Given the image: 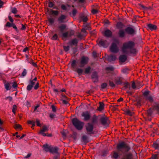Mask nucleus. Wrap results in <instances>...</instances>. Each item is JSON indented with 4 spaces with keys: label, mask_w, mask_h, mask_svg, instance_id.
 <instances>
[{
    "label": "nucleus",
    "mask_w": 159,
    "mask_h": 159,
    "mask_svg": "<svg viewBox=\"0 0 159 159\" xmlns=\"http://www.w3.org/2000/svg\"><path fill=\"white\" fill-rule=\"evenodd\" d=\"M135 45V43L132 41H129L124 43L121 48L122 52L126 54H135L137 51L136 49L134 48Z\"/></svg>",
    "instance_id": "f257e3e1"
},
{
    "label": "nucleus",
    "mask_w": 159,
    "mask_h": 159,
    "mask_svg": "<svg viewBox=\"0 0 159 159\" xmlns=\"http://www.w3.org/2000/svg\"><path fill=\"white\" fill-rule=\"evenodd\" d=\"M116 148L119 152L124 153L129 151L131 150V147L128 144L122 141L117 144Z\"/></svg>",
    "instance_id": "f03ea898"
},
{
    "label": "nucleus",
    "mask_w": 159,
    "mask_h": 159,
    "mask_svg": "<svg viewBox=\"0 0 159 159\" xmlns=\"http://www.w3.org/2000/svg\"><path fill=\"white\" fill-rule=\"evenodd\" d=\"M73 125L78 129L81 130L84 125V123L78 120L77 118H74L72 120Z\"/></svg>",
    "instance_id": "7ed1b4c3"
},
{
    "label": "nucleus",
    "mask_w": 159,
    "mask_h": 159,
    "mask_svg": "<svg viewBox=\"0 0 159 159\" xmlns=\"http://www.w3.org/2000/svg\"><path fill=\"white\" fill-rule=\"evenodd\" d=\"M119 44V42L116 41L115 43H113L110 48V50L111 52L113 53H117L119 51V48L117 45Z\"/></svg>",
    "instance_id": "20e7f679"
},
{
    "label": "nucleus",
    "mask_w": 159,
    "mask_h": 159,
    "mask_svg": "<svg viewBox=\"0 0 159 159\" xmlns=\"http://www.w3.org/2000/svg\"><path fill=\"white\" fill-rule=\"evenodd\" d=\"M37 80V78L36 77H35L34 79H30L29 80V84L27 87L26 89L28 91H30L34 86L35 84V82Z\"/></svg>",
    "instance_id": "39448f33"
},
{
    "label": "nucleus",
    "mask_w": 159,
    "mask_h": 159,
    "mask_svg": "<svg viewBox=\"0 0 159 159\" xmlns=\"http://www.w3.org/2000/svg\"><path fill=\"white\" fill-rule=\"evenodd\" d=\"M88 134H93V126L90 123H88L85 126Z\"/></svg>",
    "instance_id": "423d86ee"
},
{
    "label": "nucleus",
    "mask_w": 159,
    "mask_h": 159,
    "mask_svg": "<svg viewBox=\"0 0 159 159\" xmlns=\"http://www.w3.org/2000/svg\"><path fill=\"white\" fill-rule=\"evenodd\" d=\"M82 119L84 121H88L91 118V114L88 111H85L83 112L81 114Z\"/></svg>",
    "instance_id": "0eeeda50"
},
{
    "label": "nucleus",
    "mask_w": 159,
    "mask_h": 159,
    "mask_svg": "<svg viewBox=\"0 0 159 159\" xmlns=\"http://www.w3.org/2000/svg\"><path fill=\"white\" fill-rule=\"evenodd\" d=\"M74 31L73 30H70L62 34L61 37L62 38H66L68 37H70L74 35Z\"/></svg>",
    "instance_id": "6e6552de"
},
{
    "label": "nucleus",
    "mask_w": 159,
    "mask_h": 159,
    "mask_svg": "<svg viewBox=\"0 0 159 159\" xmlns=\"http://www.w3.org/2000/svg\"><path fill=\"white\" fill-rule=\"evenodd\" d=\"M48 129L47 127L46 126H43L42 129H41L40 131L39 132V133L41 134L42 135L45 136H47L48 137H50L52 136L51 134H49L47 135V134L46 133H45L44 132L47 131L48 130Z\"/></svg>",
    "instance_id": "1a4fd4ad"
},
{
    "label": "nucleus",
    "mask_w": 159,
    "mask_h": 159,
    "mask_svg": "<svg viewBox=\"0 0 159 159\" xmlns=\"http://www.w3.org/2000/svg\"><path fill=\"white\" fill-rule=\"evenodd\" d=\"M88 58L84 56L82 57L80 61V67H84L85 65L87 64L88 61Z\"/></svg>",
    "instance_id": "9d476101"
},
{
    "label": "nucleus",
    "mask_w": 159,
    "mask_h": 159,
    "mask_svg": "<svg viewBox=\"0 0 159 159\" xmlns=\"http://www.w3.org/2000/svg\"><path fill=\"white\" fill-rule=\"evenodd\" d=\"M102 124L103 126H108L109 124V121L107 117H102L100 119Z\"/></svg>",
    "instance_id": "9b49d317"
},
{
    "label": "nucleus",
    "mask_w": 159,
    "mask_h": 159,
    "mask_svg": "<svg viewBox=\"0 0 159 159\" xmlns=\"http://www.w3.org/2000/svg\"><path fill=\"white\" fill-rule=\"evenodd\" d=\"M125 31L128 34L134 35L136 34L135 30L131 27H128L125 29Z\"/></svg>",
    "instance_id": "f8f14e48"
},
{
    "label": "nucleus",
    "mask_w": 159,
    "mask_h": 159,
    "mask_svg": "<svg viewBox=\"0 0 159 159\" xmlns=\"http://www.w3.org/2000/svg\"><path fill=\"white\" fill-rule=\"evenodd\" d=\"M66 16L63 14H61L58 18L57 20L59 23H63L66 22Z\"/></svg>",
    "instance_id": "ddd939ff"
},
{
    "label": "nucleus",
    "mask_w": 159,
    "mask_h": 159,
    "mask_svg": "<svg viewBox=\"0 0 159 159\" xmlns=\"http://www.w3.org/2000/svg\"><path fill=\"white\" fill-rule=\"evenodd\" d=\"M92 81L94 83L97 82L98 81V76L97 73L96 71L94 72L92 75Z\"/></svg>",
    "instance_id": "4468645a"
},
{
    "label": "nucleus",
    "mask_w": 159,
    "mask_h": 159,
    "mask_svg": "<svg viewBox=\"0 0 159 159\" xmlns=\"http://www.w3.org/2000/svg\"><path fill=\"white\" fill-rule=\"evenodd\" d=\"M98 45L100 47H103L104 48H107L108 45V43L106 40H101L98 43Z\"/></svg>",
    "instance_id": "2eb2a0df"
},
{
    "label": "nucleus",
    "mask_w": 159,
    "mask_h": 159,
    "mask_svg": "<svg viewBox=\"0 0 159 159\" xmlns=\"http://www.w3.org/2000/svg\"><path fill=\"white\" fill-rule=\"evenodd\" d=\"M133 156L132 153L129 152L125 154L121 159H133Z\"/></svg>",
    "instance_id": "dca6fc26"
},
{
    "label": "nucleus",
    "mask_w": 159,
    "mask_h": 159,
    "mask_svg": "<svg viewBox=\"0 0 159 159\" xmlns=\"http://www.w3.org/2000/svg\"><path fill=\"white\" fill-rule=\"evenodd\" d=\"M148 29L152 31L157 29V25L152 24H149L147 25Z\"/></svg>",
    "instance_id": "f3484780"
},
{
    "label": "nucleus",
    "mask_w": 159,
    "mask_h": 159,
    "mask_svg": "<svg viewBox=\"0 0 159 159\" xmlns=\"http://www.w3.org/2000/svg\"><path fill=\"white\" fill-rule=\"evenodd\" d=\"M58 149L59 148L57 147H52L50 152L52 153L53 154H56L57 153H60L58 152Z\"/></svg>",
    "instance_id": "a211bd4d"
},
{
    "label": "nucleus",
    "mask_w": 159,
    "mask_h": 159,
    "mask_svg": "<svg viewBox=\"0 0 159 159\" xmlns=\"http://www.w3.org/2000/svg\"><path fill=\"white\" fill-rule=\"evenodd\" d=\"M123 79L119 77L116 78L115 79V83L117 85L121 84H122Z\"/></svg>",
    "instance_id": "6ab92c4d"
},
{
    "label": "nucleus",
    "mask_w": 159,
    "mask_h": 159,
    "mask_svg": "<svg viewBox=\"0 0 159 159\" xmlns=\"http://www.w3.org/2000/svg\"><path fill=\"white\" fill-rule=\"evenodd\" d=\"M43 150L45 151L46 152H50L52 147L51 145H48L47 144H45L43 146Z\"/></svg>",
    "instance_id": "aec40b11"
},
{
    "label": "nucleus",
    "mask_w": 159,
    "mask_h": 159,
    "mask_svg": "<svg viewBox=\"0 0 159 159\" xmlns=\"http://www.w3.org/2000/svg\"><path fill=\"white\" fill-rule=\"evenodd\" d=\"M105 36L107 37H110L112 35V32L109 30H106L104 32Z\"/></svg>",
    "instance_id": "412c9836"
},
{
    "label": "nucleus",
    "mask_w": 159,
    "mask_h": 159,
    "mask_svg": "<svg viewBox=\"0 0 159 159\" xmlns=\"http://www.w3.org/2000/svg\"><path fill=\"white\" fill-rule=\"evenodd\" d=\"M118 34L119 37L120 38H123L125 36V31L122 29H120L119 30Z\"/></svg>",
    "instance_id": "4be33fe9"
},
{
    "label": "nucleus",
    "mask_w": 159,
    "mask_h": 159,
    "mask_svg": "<svg viewBox=\"0 0 159 159\" xmlns=\"http://www.w3.org/2000/svg\"><path fill=\"white\" fill-rule=\"evenodd\" d=\"M98 117L95 115H94L91 119V121L92 123H97L98 121Z\"/></svg>",
    "instance_id": "5701e85b"
},
{
    "label": "nucleus",
    "mask_w": 159,
    "mask_h": 159,
    "mask_svg": "<svg viewBox=\"0 0 159 159\" xmlns=\"http://www.w3.org/2000/svg\"><path fill=\"white\" fill-rule=\"evenodd\" d=\"M127 59V57L125 55H120L119 58V60L120 61L123 62L125 61Z\"/></svg>",
    "instance_id": "b1692460"
},
{
    "label": "nucleus",
    "mask_w": 159,
    "mask_h": 159,
    "mask_svg": "<svg viewBox=\"0 0 159 159\" xmlns=\"http://www.w3.org/2000/svg\"><path fill=\"white\" fill-rule=\"evenodd\" d=\"M116 59V56L114 55H111L108 56V59L110 61H114Z\"/></svg>",
    "instance_id": "393cba45"
},
{
    "label": "nucleus",
    "mask_w": 159,
    "mask_h": 159,
    "mask_svg": "<svg viewBox=\"0 0 159 159\" xmlns=\"http://www.w3.org/2000/svg\"><path fill=\"white\" fill-rule=\"evenodd\" d=\"M99 103V106L98 107L97 110L99 111H101L104 109V104L102 102H100Z\"/></svg>",
    "instance_id": "a878e982"
},
{
    "label": "nucleus",
    "mask_w": 159,
    "mask_h": 159,
    "mask_svg": "<svg viewBox=\"0 0 159 159\" xmlns=\"http://www.w3.org/2000/svg\"><path fill=\"white\" fill-rule=\"evenodd\" d=\"M66 25L65 24H61L59 26L58 28L62 32L66 29Z\"/></svg>",
    "instance_id": "bb28decb"
},
{
    "label": "nucleus",
    "mask_w": 159,
    "mask_h": 159,
    "mask_svg": "<svg viewBox=\"0 0 159 159\" xmlns=\"http://www.w3.org/2000/svg\"><path fill=\"white\" fill-rule=\"evenodd\" d=\"M124 26L123 24L121 22L117 23L116 25V27L117 29H122Z\"/></svg>",
    "instance_id": "cd10ccee"
},
{
    "label": "nucleus",
    "mask_w": 159,
    "mask_h": 159,
    "mask_svg": "<svg viewBox=\"0 0 159 159\" xmlns=\"http://www.w3.org/2000/svg\"><path fill=\"white\" fill-rule=\"evenodd\" d=\"M4 86L7 90H9L11 88V87L10 86V84L8 82L4 83Z\"/></svg>",
    "instance_id": "c85d7f7f"
},
{
    "label": "nucleus",
    "mask_w": 159,
    "mask_h": 159,
    "mask_svg": "<svg viewBox=\"0 0 159 159\" xmlns=\"http://www.w3.org/2000/svg\"><path fill=\"white\" fill-rule=\"evenodd\" d=\"M120 157L118 152H114L112 154V157L115 159H117Z\"/></svg>",
    "instance_id": "c756f323"
},
{
    "label": "nucleus",
    "mask_w": 159,
    "mask_h": 159,
    "mask_svg": "<svg viewBox=\"0 0 159 159\" xmlns=\"http://www.w3.org/2000/svg\"><path fill=\"white\" fill-rule=\"evenodd\" d=\"M78 43V40L76 39H72L70 42V44L71 45H76Z\"/></svg>",
    "instance_id": "7c9ffc66"
},
{
    "label": "nucleus",
    "mask_w": 159,
    "mask_h": 159,
    "mask_svg": "<svg viewBox=\"0 0 159 159\" xmlns=\"http://www.w3.org/2000/svg\"><path fill=\"white\" fill-rule=\"evenodd\" d=\"M85 28H87L86 29H85V28H83L81 30V32H82L84 33H85L86 34L87 32L86 31V30H87V29L89 30V28H90V27H89V25H86L85 26Z\"/></svg>",
    "instance_id": "2f4dec72"
},
{
    "label": "nucleus",
    "mask_w": 159,
    "mask_h": 159,
    "mask_svg": "<svg viewBox=\"0 0 159 159\" xmlns=\"http://www.w3.org/2000/svg\"><path fill=\"white\" fill-rule=\"evenodd\" d=\"M124 111L126 115L130 116H131L132 115L131 111L129 109H126Z\"/></svg>",
    "instance_id": "473e14b6"
},
{
    "label": "nucleus",
    "mask_w": 159,
    "mask_h": 159,
    "mask_svg": "<svg viewBox=\"0 0 159 159\" xmlns=\"http://www.w3.org/2000/svg\"><path fill=\"white\" fill-rule=\"evenodd\" d=\"M152 147L155 149H159V144L156 142L153 143Z\"/></svg>",
    "instance_id": "72a5a7b5"
},
{
    "label": "nucleus",
    "mask_w": 159,
    "mask_h": 159,
    "mask_svg": "<svg viewBox=\"0 0 159 159\" xmlns=\"http://www.w3.org/2000/svg\"><path fill=\"white\" fill-rule=\"evenodd\" d=\"M48 20L49 23L52 25L53 24L55 21V19L52 17H50L48 18Z\"/></svg>",
    "instance_id": "f704fd0d"
},
{
    "label": "nucleus",
    "mask_w": 159,
    "mask_h": 159,
    "mask_svg": "<svg viewBox=\"0 0 159 159\" xmlns=\"http://www.w3.org/2000/svg\"><path fill=\"white\" fill-rule=\"evenodd\" d=\"M51 12L52 15L56 16H57L59 14V11L57 10H52Z\"/></svg>",
    "instance_id": "c9c22d12"
},
{
    "label": "nucleus",
    "mask_w": 159,
    "mask_h": 159,
    "mask_svg": "<svg viewBox=\"0 0 159 159\" xmlns=\"http://www.w3.org/2000/svg\"><path fill=\"white\" fill-rule=\"evenodd\" d=\"M146 99L151 102H152L153 101V98L151 96H147L146 97Z\"/></svg>",
    "instance_id": "e433bc0d"
},
{
    "label": "nucleus",
    "mask_w": 159,
    "mask_h": 159,
    "mask_svg": "<svg viewBox=\"0 0 159 159\" xmlns=\"http://www.w3.org/2000/svg\"><path fill=\"white\" fill-rule=\"evenodd\" d=\"M91 68L90 66H88L85 68V73L86 74H88L89 73Z\"/></svg>",
    "instance_id": "4c0bfd02"
},
{
    "label": "nucleus",
    "mask_w": 159,
    "mask_h": 159,
    "mask_svg": "<svg viewBox=\"0 0 159 159\" xmlns=\"http://www.w3.org/2000/svg\"><path fill=\"white\" fill-rule=\"evenodd\" d=\"M58 38V35L57 34H54L52 37L51 39L52 40H57V39Z\"/></svg>",
    "instance_id": "58836bf2"
},
{
    "label": "nucleus",
    "mask_w": 159,
    "mask_h": 159,
    "mask_svg": "<svg viewBox=\"0 0 159 159\" xmlns=\"http://www.w3.org/2000/svg\"><path fill=\"white\" fill-rule=\"evenodd\" d=\"M27 74V70L25 69H24L23 70L21 74L22 77H24Z\"/></svg>",
    "instance_id": "ea45409f"
},
{
    "label": "nucleus",
    "mask_w": 159,
    "mask_h": 159,
    "mask_svg": "<svg viewBox=\"0 0 159 159\" xmlns=\"http://www.w3.org/2000/svg\"><path fill=\"white\" fill-rule=\"evenodd\" d=\"M17 109V106L16 105H14L13 106L12 111L14 114H15L16 111Z\"/></svg>",
    "instance_id": "a19ab883"
},
{
    "label": "nucleus",
    "mask_w": 159,
    "mask_h": 159,
    "mask_svg": "<svg viewBox=\"0 0 159 159\" xmlns=\"http://www.w3.org/2000/svg\"><path fill=\"white\" fill-rule=\"evenodd\" d=\"M124 87L125 89L129 88L130 87V84L128 82H126L124 84Z\"/></svg>",
    "instance_id": "79ce46f5"
},
{
    "label": "nucleus",
    "mask_w": 159,
    "mask_h": 159,
    "mask_svg": "<svg viewBox=\"0 0 159 159\" xmlns=\"http://www.w3.org/2000/svg\"><path fill=\"white\" fill-rule=\"evenodd\" d=\"M48 7L50 8H52L54 6V2H50L48 4Z\"/></svg>",
    "instance_id": "37998d69"
},
{
    "label": "nucleus",
    "mask_w": 159,
    "mask_h": 159,
    "mask_svg": "<svg viewBox=\"0 0 159 159\" xmlns=\"http://www.w3.org/2000/svg\"><path fill=\"white\" fill-rule=\"evenodd\" d=\"M109 85L111 87L113 88H114L116 85L113 82L111 81H109Z\"/></svg>",
    "instance_id": "c03bdc74"
},
{
    "label": "nucleus",
    "mask_w": 159,
    "mask_h": 159,
    "mask_svg": "<svg viewBox=\"0 0 159 159\" xmlns=\"http://www.w3.org/2000/svg\"><path fill=\"white\" fill-rule=\"evenodd\" d=\"M29 124H30L32 125L31 128L35 126V122L34 121L29 120L28 121Z\"/></svg>",
    "instance_id": "a18cd8bd"
},
{
    "label": "nucleus",
    "mask_w": 159,
    "mask_h": 159,
    "mask_svg": "<svg viewBox=\"0 0 159 159\" xmlns=\"http://www.w3.org/2000/svg\"><path fill=\"white\" fill-rule=\"evenodd\" d=\"M107 83H102L101 85V88L102 89H104L107 87Z\"/></svg>",
    "instance_id": "49530a36"
},
{
    "label": "nucleus",
    "mask_w": 159,
    "mask_h": 159,
    "mask_svg": "<svg viewBox=\"0 0 159 159\" xmlns=\"http://www.w3.org/2000/svg\"><path fill=\"white\" fill-rule=\"evenodd\" d=\"M60 153L55 154L53 157V159H60Z\"/></svg>",
    "instance_id": "de8ad7c7"
},
{
    "label": "nucleus",
    "mask_w": 159,
    "mask_h": 159,
    "mask_svg": "<svg viewBox=\"0 0 159 159\" xmlns=\"http://www.w3.org/2000/svg\"><path fill=\"white\" fill-rule=\"evenodd\" d=\"M11 11L13 13L16 14L17 13L18 11L16 8L14 7L11 9Z\"/></svg>",
    "instance_id": "09e8293b"
},
{
    "label": "nucleus",
    "mask_w": 159,
    "mask_h": 159,
    "mask_svg": "<svg viewBox=\"0 0 159 159\" xmlns=\"http://www.w3.org/2000/svg\"><path fill=\"white\" fill-rule=\"evenodd\" d=\"M14 128L15 129H21V126L19 124H16L14 125Z\"/></svg>",
    "instance_id": "8fccbe9b"
},
{
    "label": "nucleus",
    "mask_w": 159,
    "mask_h": 159,
    "mask_svg": "<svg viewBox=\"0 0 159 159\" xmlns=\"http://www.w3.org/2000/svg\"><path fill=\"white\" fill-rule=\"evenodd\" d=\"M151 158L152 159H158L159 157L157 154H153Z\"/></svg>",
    "instance_id": "3c124183"
},
{
    "label": "nucleus",
    "mask_w": 159,
    "mask_h": 159,
    "mask_svg": "<svg viewBox=\"0 0 159 159\" xmlns=\"http://www.w3.org/2000/svg\"><path fill=\"white\" fill-rule=\"evenodd\" d=\"M91 12L93 14H95L98 13V10L96 9H93Z\"/></svg>",
    "instance_id": "603ef678"
},
{
    "label": "nucleus",
    "mask_w": 159,
    "mask_h": 159,
    "mask_svg": "<svg viewBox=\"0 0 159 159\" xmlns=\"http://www.w3.org/2000/svg\"><path fill=\"white\" fill-rule=\"evenodd\" d=\"M154 108L159 113V104L156 105L154 107Z\"/></svg>",
    "instance_id": "864d4df0"
},
{
    "label": "nucleus",
    "mask_w": 159,
    "mask_h": 159,
    "mask_svg": "<svg viewBox=\"0 0 159 159\" xmlns=\"http://www.w3.org/2000/svg\"><path fill=\"white\" fill-rule=\"evenodd\" d=\"M82 139L84 142H87V137L86 135H83L82 137Z\"/></svg>",
    "instance_id": "5fc2aeb1"
},
{
    "label": "nucleus",
    "mask_w": 159,
    "mask_h": 159,
    "mask_svg": "<svg viewBox=\"0 0 159 159\" xmlns=\"http://www.w3.org/2000/svg\"><path fill=\"white\" fill-rule=\"evenodd\" d=\"M77 10L75 9H73V10L72 11V12L73 16H75L76 14L77 13Z\"/></svg>",
    "instance_id": "6e6d98bb"
},
{
    "label": "nucleus",
    "mask_w": 159,
    "mask_h": 159,
    "mask_svg": "<svg viewBox=\"0 0 159 159\" xmlns=\"http://www.w3.org/2000/svg\"><path fill=\"white\" fill-rule=\"evenodd\" d=\"M39 87V82H37L35 86L34 87V89L35 90L37 89Z\"/></svg>",
    "instance_id": "4d7b16f0"
},
{
    "label": "nucleus",
    "mask_w": 159,
    "mask_h": 159,
    "mask_svg": "<svg viewBox=\"0 0 159 159\" xmlns=\"http://www.w3.org/2000/svg\"><path fill=\"white\" fill-rule=\"evenodd\" d=\"M76 71L80 75L82 74L83 70L81 69H79L77 70Z\"/></svg>",
    "instance_id": "13d9d810"
},
{
    "label": "nucleus",
    "mask_w": 159,
    "mask_h": 159,
    "mask_svg": "<svg viewBox=\"0 0 159 159\" xmlns=\"http://www.w3.org/2000/svg\"><path fill=\"white\" fill-rule=\"evenodd\" d=\"M61 133L63 136V137H65L66 136V130H63L61 132Z\"/></svg>",
    "instance_id": "bf43d9fd"
},
{
    "label": "nucleus",
    "mask_w": 159,
    "mask_h": 159,
    "mask_svg": "<svg viewBox=\"0 0 159 159\" xmlns=\"http://www.w3.org/2000/svg\"><path fill=\"white\" fill-rule=\"evenodd\" d=\"M114 69V68L113 67L111 66V67H107L106 68V70H110V71H113Z\"/></svg>",
    "instance_id": "052dcab7"
},
{
    "label": "nucleus",
    "mask_w": 159,
    "mask_h": 159,
    "mask_svg": "<svg viewBox=\"0 0 159 159\" xmlns=\"http://www.w3.org/2000/svg\"><path fill=\"white\" fill-rule=\"evenodd\" d=\"M149 93H150V92L148 91H145L143 93V95L146 98L147 96H148V95Z\"/></svg>",
    "instance_id": "680f3d73"
},
{
    "label": "nucleus",
    "mask_w": 159,
    "mask_h": 159,
    "mask_svg": "<svg viewBox=\"0 0 159 159\" xmlns=\"http://www.w3.org/2000/svg\"><path fill=\"white\" fill-rule=\"evenodd\" d=\"M88 20V18L87 16H83L82 17L83 21L84 22H86Z\"/></svg>",
    "instance_id": "e2e57ef3"
},
{
    "label": "nucleus",
    "mask_w": 159,
    "mask_h": 159,
    "mask_svg": "<svg viewBox=\"0 0 159 159\" xmlns=\"http://www.w3.org/2000/svg\"><path fill=\"white\" fill-rule=\"evenodd\" d=\"M51 107L52 109V111L54 112H55L56 111V107L53 105H52Z\"/></svg>",
    "instance_id": "0e129e2a"
},
{
    "label": "nucleus",
    "mask_w": 159,
    "mask_h": 159,
    "mask_svg": "<svg viewBox=\"0 0 159 159\" xmlns=\"http://www.w3.org/2000/svg\"><path fill=\"white\" fill-rule=\"evenodd\" d=\"M12 24H11L9 22H7L5 25V26L9 27H11L12 26Z\"/></svg>",
    "instance_id": "69168bd1"
},
{
    "label": "nucleus",
    "mask_w": 159,
    "mask_h": 159,
    "mask_svg": "<svg viewBox=\"0 0 159 159\" xmlns=\"http://www.w3.org/2000/svg\"><path fill=\"white\" fill-rule=\"evenodd\" d=\"M63 48H64V51L66 52L68 51L69 50V46H64Z\"/></svg>",
    "instance_id": "338daca9"
},
{
    "label": "nucleus",
    "mask_w": 159,
    "mask_h": 159,
    "mask_svg": "<svg viewBox=\"0 0 159 159\" xmlns=\"http://www.w3.org/2000/svg\"><path fill=\"white\" fill-rule=\"evenodd\" d=\"M61 8L64 10H66L67 9L66 6L64 4H62L61 6Z\"/></svg>",
    "instance_id": "774afa93"
}]
</instances>
